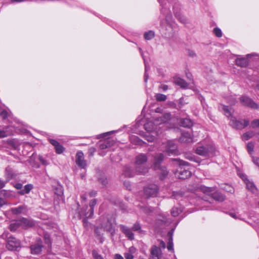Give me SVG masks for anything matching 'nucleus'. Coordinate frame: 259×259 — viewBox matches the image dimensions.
<instances>
[{
	"label": "nucleus",
	"instance_id": "nucleus-1",
	"mask_svg": "<svg viewBox=\"0 0 259 259\" xmlns=\"http://www.w3.org/2000/svg\"><path fill=\"white\" fill-rule=\"evenodd\" d=\"M3 238L6 239V247L11 251H17L21 248V242L9 233H4L2 235Z\"/></svg>",
	"mask_w": 259,
	"mask_h": 259
},
{
	"label": "nucleus",
	"instance_id": "nucleus-2",
	"mask_svg": "<svg viewBox=\"0 0 259 259\" xmlns=\"http://www.w3.org/2000/svg\"><path fill=\"white\" fill-rule=\"evenodd\" d=\"M147 161V156L143 153L138 154L135 158L136 171L139 174H145L148 171V168L144 165Z\"/></svg>",
	"mask_w": 259,
	"mask_h": 259
},
{
	"label": "nucleus",
	"instance_id": "nucleus-3",
	"mask_svg": "<svg viewBox=\"0 0 259 259\" xmlns=\"http://www.w3.org/2000/svg\"><path fill=\"white\" fill-rule=\"evenodd\" d=\"M215 149L212 145H199L195 149V153L202 156L210 157L214 155Z\"/></svg>",
	"mask_w": 259,
	"mask_h": 259
},
{
	"label": "nucleus",
	"instance_id": "nucleus-4",
	"mask_svg": "<svg viewBox=\"0 0 259 259\" xmlns=\"http://www.w3.org/2000/svg\"><path fill=\"white\" fill-rule=\"evenodd\" d=\"M171 115L169 113H166L162 115L161 117L157 118L155 121L154 123L152 122H149L146 123L144 125L145 129L148 132H151L154 130V128H150V126L153 125V124L156 125H160L162 123H165L167 122L170 119Z\"/></svg>",
	"mask_w": 259,
	"mask_h": 259
},
{
	"label": "nucleus",
	"instance_id": "nucleus-5",
	"mask_svg": "<svg viewBox=\"0 0 259 259\" xmlns=\"http://www.w3.org/2000/svg\"><path fill=\"white\" fill-rule=\"evenodd\" d=\"M189 163L183 160H180V167L179 169L177 170V175L179 179H186L189 178L191 175L190 171L186 169H183L182 166L188 165Z\"/></svg>",
	"mask_w": 259,
	"mask_h": 259
},
{
	"label": "nucleus",
	"instance_id": "nucleus-6",
	"mask_svg": "<svg viewBox=\"0 0 259 259\" xmlns=\"http://www.w3.org/2000/svg\"><path fill=\"white\" fill-rule=\"evenodd\" d=\"M249 121L248 120L244 119L242 121L237 120L235 118L232 117L230 119V125L236 129H242L248 125Z\"/></svg>",
	"mask_w": 259,
	"mask_h": 259
},
{
	"label": "nucleus",
	"instance_id": "nucleus-7",
	"mask_svg": "<svg viewBox=\"0 0 259 259\" xmlns=\"http://www.w3.org/2000/svg\"><path fill=\"white\" fill-rule=\"evenodd\" d=\"M97 204V200L96 199H93L91 200L90 202V209L87 212L85 210H81L79 212V215L80 217L82 216L85 217L86 219L91 218L93 216L94 214V207Z\"/></svg>",
	"mask_w": 259,
	"mask_h": 259
},
{
	"label": "nucleus",
	"instance_id": "nucleus-8",
	"mask_svg": "<svg viewBox=\"0 0 259 259\" xmlns=\"http://www.w3.org/2000/svg\"><path fill=\"white\" fill-rule=\"evenodd\" d=\"M158 192L157 186L151 184L144 189V194L147 198L156 196Z\"/></svg>",
	"mask_w": 259,
	"mask_h": 259
},
{
	"label": "nucleus",
	"instance_id": "nucleus-9",
	"mask_svg": "<svg viewBox=\"0 0 259 259\" xmlns=\"http://www.w3.org/2000/svg\"><path fill=\"white\" fill-rule=\"evenodd\" d=\"M240 102L244 105L252 109H257L258 105L251 99L246 96H242L240 98Z\"/></svg>",
	"mask_w": 259,
	"mask_h": 259
},
{
	"label": "nucleus",
	"instance_id": "nucleus-10",
	"mask_svg": "<svg viewBox=\"0 0 259 259\" xmlns=\"http://www.w3.org/2000/svg\"><path fill=\"white\" fill-rule=\"evenodd\" d=\"M76 163L81 168H85L87 166L86 161L84 159V154L82 152L78 151L76 155Z\"/></svg>",
	"mask_w": 259,
	"mask_h": 259
},
{
	"label": "nucleus",
	"instance_id": "nucleus-11",
	"mask_svg": "<svg viewBox=\"0 0 259 259\" xmlns=\"http://www.w3.org/2000/svg\"><path fill=\"white\" fill-rule=\"evenodd\" d=\"M49 141L50 143L54 146L56 152L57 154H62L64 151V147L62 145H61L58 141L52 139H49Z\"/></svg>",
	"mask_w": 259,
	"mask_h": 259
},
{
	"label": "nucleus",
	"instance_id": "nucleus-12",
	"mask_svg": "<svg viewBox=\"0 0 259 259\" xmlns=\"http://www.w3.org/2000/svg\"><path fill=\"white\" fill-rule=\"evenodd\" d=\"M114 144L115 141L114 140L110 139H107L103 141H101L99 144V148L100 150H105L113 146Z\"/></svg>",
	"mask_w": 259,
	"mask_h": 259
},
{
	"label": "nucleus",
	"instance_id": "nucleus-13",
	"mask_svg": "<svg viewBox=\"0 0 259 259\" xmlns=\"http://www.w3.org/2000/svg\"><path fill=\"white\" fill-rule=\"evenodd\" d=\"M121 231L125 234V235L130 240H133L134 239V234L133 233V230L123 225H120Z\"/></svg>",
	"mask_w": 259,
	"mask_h": 259
},
{
	"label": "nucleus",
	"instance_id": "nucleus-14",
	"mask_svg": "<svg viewBox=\"0 0 259 259\" xmlns=\"http://www.w3.org/2000/svg\"><path fill=\"white\" fill-rule=\"evenodd\" d=\"M102 227L107 232H110L112 235L115 233L114 228L110 221L107 220L106 222L102 225Z\"/></svg>",
	"mask_w": 259,
	"mask_h": 259
},
{
	"label": "nucleus",
	"instance_id": "nucleus-15",
	"mask_svg": "<svg viewBox=\"0 0 259 259\" xmlns=\"http://www.w3.org/2000/svg\"><path fill=\"white\" fill-rule=\"evenodd\" d=\"M21 222V228L26 229L29 227H32L34 226L35 224L32 220L28 219L26 218H22L19 220Z\"/></svg>",
	"mask_w": 259,
	"mask_h": 259
},
{
	"label": "nucleus",
	"instance_id": "nucleus-16",
	"mask_svg": "<svg viewBox=\"0 0 259 259\" xmlns=\"http://www.w3.org/2000/svg\"><path fill=\"white\" fill-rule=\"evenodd\" d=\"M180 140L181 142L185 143H190L193 142L191 135L188 132L183 133Z\"/></svg>",
	"mask_w": 259,
	"mask_h": 259
},
{
	"label": "nucleus",
	"instance_id": "nucleus-17",
	"mask_svg": "<svg viewBox=\"0 0 259 259\" xmlns=\"http://www.w3.org/2000/svg\"><path fill=\"white\" fill-rule=\"evenodd\" d=\"M42 245L41 243H37L30 246L31 253L38 254L42 251Z\"/></svg>",
	"mask_w": 259,
	"mask_h": 259
},
{
	"label": "nucleus",
	"instance_id": "nucleus-18",
	"mask_svg": "<svg viewBox=\"0 0 259 259\" xmlns=\"http://www.w3.org/2000/svg\"><path fill=\"white\" fill-rule=\"evenodd\" d=\"M164 156L162 154H156L154 156V165L155 169L160 168V164L163 161Z\"/></svg>",
	"mask_w": 259,
	"mask_h": 259
},
{
	"label": "nucleus",
	"instance_id": "nucleus-19",
	"mask_svg": "<svg viewBox=\"0 0 259 259\" xmlns=\"http://www.w3.org/2000/svg\"><path fill=\"white\" fill-rule=\"evenodd\" d=\"M160 249L156 246H154L151 249L150 258L155 259H159L160 256Z\"/></svg>",
	"mask_w": 259,
	"mask_h": 259
},
{
	"label": "nucleus",
	"instance_id": "nucleus-20",
	"mask_svg": "<svg viewBox=\"0 0 259 259\" xmlns=\"http://www.w3.org/2000/svg\"><path fill=\"white\" fill-rule=\"evenodd\" d=\"M123 174L125 177L130 178L133 177L135 174L138 173L136 171V170H134L129 166H125L123 168Z\"/></svg>",
	"mask_w": 259,
	"mask_h": 259
},
{
	"label": "nucleus",
	"instance_id": "nucleus-21",
	"mask_svg": "<svg viewBox=\"0 0 259 259\" xmlns=\"http://www.w3.org/2000/svg\"><path fill=\"white\" fill-rule=\"evenodd\" d=\"M166 152L169 155L175 154L177 152V147L172 141H169L167 142V148Z\"/></svg>",
	"mask_w": 259,
	"mask_h": 259
},
{
	"label": "nucleus",
	"instance_id": "nucleus-22",
	"mask_svg": "<svg viewBox=\"0 0 259 259\" xmlns=\"http://www.w3.org/2000/svg\"><path fill=\"white\" fill-rule=\"evenodd\" d=\"M220 109L224 111V114L227 117H231V118L233 117L232 116V109L231 108H229V107L224 105H221L220 107Z\"/></svg>",
	"mask_w": 259,
	"mask_h": 259
},
{
	"label": "nucleus",
	"instance_id": "nucleus-23",
	"mask_svg": "<svg viewBox=\"0 0 259 259\" xmlns=\"http://www.w3.org/2000/svg\"><path fill=\"white\" fill-rule=\"evenodd\" d=\"M236 64L237 65L241 67H246L248 65V61L245 58H237L236 59Z\"/></svg>",
	"mask_w": 259,
	"mask_h": 259
},
{
	"label": "nucleus",
	"instance_id": "nucleus-24",
	"mask_svg": "<svg viewBox=\"0 0 259 259\" xmlns=\"http://www.w3.org/2000/svg\"><path fill=\"white\" fill-rule=\"evenodd\" d=\"M244 182L246 184L247 188L251 191L252 193H255L256 189L253 183L250 182L247 179L244 180Z\"/></svg>",
	"mask_w": 259,
	"mask_h": 259
},
{
	"label": "nucleus",
	"instance_id": "nucleus-25",
	"mask_svg": "<svg viewBox=\"0 0 259 259\" xmlns=\"http://www.w3.org/2000/svg\"><path fill=\"white\" fill-rule=\"evenodd\" d=\"M20 223L21 222L19 220L11 223L9 226L10 230L13 232L16 231L18 228L21 227Z\"/></svg>",
	"mask_w": 259,
	"mask_h": 259
},
{
	"label": "nucleus",
	"instance_id": "nucleus-26",
	"mask_svg": "<svg viewBox=\"0 0 259 259\" xmlns=\"http://www.w3.org/2000/svg\"><path fill=\"white\" fill-rule=\"evenodd\" d=\"M175 82L177 85H179L183 88H186L188 86V83L186 81L181 78L176 79Z\"/></svg>",
	"mask_w": 259,
	"mask_h": 259
},
{
	"label": "nucleus",
	"instance_id": "nucleus-27",
	"mask_svg": "<svg viewBox=\"0 0 259 259\" xmlns=\"http://www.w3.org/2000/svg\"><path fill=\"white\" fill-rule=\"evenodd\" d=\"M33 188V186L32 184H27L24 186V189L20 192V194L21 195L28 194Z\"/></svg>",
	"mask_w": 259,
	"mask_h": 259
},
{
	"label": "nucleus",
	"instance_id": "nucleus-28",
	"mask_svg": "<svg viewBox=\"0 0 259 259\" xmlns=\"http://www.w3.org/2000/svg\"><path fill=\"white\" fill-rule=\"evenodd\" d=\"M254 135L255 134L253 131H248L243 135L242 138L244 140H248L252 138Z\"/></svg>",
	"mask_w": 259,
	"mask_h": 259
},
{
	"label": "nucleus",
	"instance_id": "nucleus-29",
	"mask_svg": "<svg viewBox=\"0 0 259 259\" xmlns=\"http://www.w3.org/2000/svg\"><path fill=\"white\" fill-rule=\"evenodd\" d=\"M161 13H163L164 15H165V18L166 20H170L171 19V15L170 12L169 11V8L167 9H165L164 8H162L161 9Z\"/></svg>",
	"mask_w": 259,
	"mask_h": 259
},
{
	"label": "nucleus",
	"instance_id": "nucleus-30",
	"mask_svg": "<svg viewBox=\"0 0 259 259\" xmlns=\"http://www.w3.org/2000/svg\"><path fill=\"white\" fill-rule=\"evenodd\" d=\"M181 124L184 127H190L192 125V122L190 119L185 118L181 121Z\"/></svg>",
	"mask_w": 259,
	"mask_h": 259
},
{
	"label": "nucleus",
	"instance_id": "nucleus-31",
	"mask_svg": "<svg viewBox=\"0 0 259 259\" xmlns=\"http://www.w3.org/2000/svg\"><path fill=\"white\" fill-rule=\"evenodd\" d=\"M155 97L156 100L159 102L164 101L167 99V97L166 95L159 93L156 94Z\"/></svg>",
	"mask_w": 259,
	"mask_h": 259
},
{
	"label": "nucleus",
	"instance_id": "nucleus-32",
	"mask_svg": "<svg viewBox=\"0 0 259 259\" xmlns=\"http://www.w3.org/2000/svg\"><path fill=\"white\" fill-rule=\"evenodd\" d=\"M24 208L25 207L24 206H20L18 207L12 208L11 209V211L14 214H17L21 213L22 211L24 209Z\"/></svg>",
	"mask_w": 259,
	"mask_h": 259
},
{
	"label": "nucleus",
	"instance_id": "nucleus-33",
	"mask_svg": "<svg viewBox=\"0 0 259 259\" xmlns=\"http://www.w3.org/2000/svg\"><path fill=\"white\" fill-rule=\"evenodd\" d=\"M172 233L171 232H169L168 234L170 235V238L169 239L168 242L167 243V248L168 250H173V243H172Z\"/></svg>",
	"mask_w": 259,
	"mask_h": 259
},
{
	"label": "nucleus",
	"instance_id": "nucleus-34",
	"mask_svg": "<svg viewBox=\"0 0 259 259\" xmlns=\"http://www.w3.org/2000/svg\"><path fill=\"white\" fill-rule=\"evenodd\" d=\"M154 36V32L152 31H149L144 33V38L147 40H150Z\"/></svg>",
	"mask_w": 259,
	"mask_h": 259
},
{
	"label": "nucleus",
	"instance_id": "nucleus-35",
	"mask_svg": "<svg viewBox=\"0 0 259 259\" xmlns=\"http://www.w3.org/2000/svg\"><path fill=\"white\" fill-rule=\"evenodd\" d=\"M254 144L252 142H249L247 145V149L248 152L251 155L253 152Z\"/></svg>",
	"mask_w": 259,
	"mask_h": 259
},
{
	"label": "nucleus",
	"instance_id": "nucleus-36",
	"mask_svg": "<svg viewBox=\"0 0 259 259\" xmlns=\"http://www.w3.org/2000/svg\"><path fill=\"white\" fill-rule=\"evenodd\" d=\"M181 212V210L178 207H173L171 210V215L174 217L178 216Z\"/></svg>",
	"mask_w": 259,
	"mask_h": 259
},
{
	"label": "nucleus",
	"instance_id": "nucleus-37",
	"mask_svg": "<svg viewBox=\"0 0 259 259\" xmlns=\"http://www.w3.org/2000/svg\"><path fill=\"white\" fill-rule=\"evenodd\" d=\"M213 197L214 199L219 201H223L225 200L224 197L219 193L213 194Z\"/></svg>",
	"mask_w": 259,
	"mask_h": 259
},
{
	"label": "nucleus",
	"instance_id": "nucleus-38",
	"mask_svg": "<svg viewBox=\"0 0 259 259\" xmlns=\"http://www.w3.org/2000/svg\"><path fill=\"white\" fill-rule=\"evenodd\" d=\"M44 238L46 243L47 244H48V246H50L51 244V241L50 235L47 233H45L44 234Z\"/></svg>",
	"mask_w": 259,
	"mask_h": 259
},
{
	"label": "nucleus",
	"instance_id": "nucleus-39",
	"mask_svg": "<svg viewBox=\"0 0 259 259\" xmlns=\"http://www.w3.org/2000/svg\"><path fill=\"white\" fill-rule=\"evenodd\" d=\"M92 255L94 259H104L103 257L95 250H93Z\"/></svg>",
	"mask_w": 259,
	"mask_h": 259
},
{
	"label": "nucleus",
	"instance_id": "nucleus-40",
	"mask_svg": "<svg viewBox=\"0 0 259 259\" xmlns=\"http://www.w3.org/2000/svg\"><path fill=\"white\" fill-rule=\"evenodd\" d=\"M251 126L252 128H256L259 127V119H254L251 122Z\"/></svg>",
	"mask_w": 259,
	"mask_h": 259
},
{
	"label": "nucleus",
	"instance_id": "nucleus-41",
	"mask_svg": "<svg viewBox=\"0 0 259 259\" xmlns=\"http://www.w3.org/2000/svg\"><path fill=\"white\" fill-rule=\"evenodd\" d=\"M177 19L182 23H185L187 21L186 18L179 14H176Z\"/></svg>",
	"mask_w": 259,
	"mask_h": 259
},
{
	"label": "nucleus",
	"instance_id": "nucleus-42",
	"mask_svg": "<svg viewBox=\"0 0 259 259\" xmlns=\"http://www.w3.org/2000/svg\"><path fill=\"white\" fill-rule=\"evenodd\" d=\"M213 32L217 37H220L222 35L221 30L218 28H214Z\"/></svg>",
	"mask_w": 259,
	"mask_h": 259
},
{
	"label": "nucleus",
	"instance_id": "nucleus-43",
	"mask_svg": "<svg viewBox=\"0 0 259 259\" xmlns=\"http://www.w3.org/2000/svg\"><path fill=\"white\" fill-rule=\"evenodd\" d=\"M141 228V227L139 223H137L133 225L132 229L133 230V231H136L140 230Z\"/></svg>",
	"mask_w": 259,
	"mask_h": 259
},
{
	"label": "nucleus",
	"instance_id": "nucleus-44",
	"mask_svg": "<svg viewBox=\"0 0 259 259\" xmlns=\"http://www.w3.org/2000/svg\"><path fill=\"white\" fill-rule=\"evenodd\" d=\"M99 181L104 186H106L107 184V179L104 177L99 178Z\"/></svg>",
	"mask_w": 259,
	"mask_h": 259
},
{
	"label": "nucleus",
	"instance_id": "nucleus-45",
	"mask_svg": "<svg viewBox=\"0 0 259 259\" xmlns=\"http://www.w3.org/2000/svg\"><path fill=\"white\" fill-rule=\"evenodd\" d=\"M160 170H161V174L163 177H164L165 176H166L168 174V171H167L166 168L164 167H161Z\"/></svg>",
	"mask_w": 259,
	"mask_h": 259
},
{
	"label": "nucleus",
	"instance_id": "nucleus-46",
	"mask_svg": "<svg viewBox=\"0 0 259 259\" xmlns=\"http://www.w3.org/2000/svg\"><path fill=\"white\" fill-rule=\"evenodd\" d=\"M55 193V194H56L58 195H61L63 194V189H62V187H61V186L58 187L57 188Z\"/></svg>",
	"mask_w": 259,
	"mask_h": 259
},
{
	"label": "nucleus",
	"instance_id": "nucleus-47",
	"mask_svg": "<svg viewBox=\"0 0 259 259\" xmlns=\"http://www.w3.org/2000/svg\"><path fill=\"white\" fill-rule=\"evenodd\" d=\"M202 190L204 193H209L213 191V188L211 187H204L202 188Z\"/></svg>",
	"mask_w": 259,
	"mask_h": 259
},
{
	"label": "nucleus",
	"instance_id": "nucleus-48",
	"mask_svg": "<svg viewBox=\"0 0 259 259\" xmlns=\"http://www.w3.org/2000/svg\"><path fill=\"white\" fill-rule=\"evenodd\" d=\"M252 160L253 162L259 168V158L252 156Z\"/></svg>",
	"mask_w": 259,
	"mask_h": 259
},
{
	"label": "nucleus",
	"instance_id": "nucleus-49",
	"mask_svg": "<svg viewBox=\"0 0 259 259\" xmlns=\"http://www.w3.org/2000/svg\"><path fill=\"white\" fill-rule=\"evenodd\" d=\"M124 257L126 259H133L134 256L133 254L131 253H128V252H125L124 253Z\"/></svg>",
	"mask_w": 259,
	"mask_h": 259
},
{
	"label": "nucleus",
	"instance_id": "nucleus-50",
	"mask_svg": "<svg viewBox=\"0 0 259 259\" xmlns=\"http://www.w3.org/2000/svg\"><path fill=\"white\" fill-rule=\"evenodd\" d=\"M1 115L3 119H6L8 116V113L6 110H3L1 113Z\"/></svg>",
	"mask_w": 259,
	"mask_h": 259
},
{
	"label": "nucleus",
	"instance_id": "nucleus-51",
	"mask_svg": "<svg viewBox=\"0 0 259 259\" xmlns=\"http://www.w3.org/2000/svg\"><path fill=\"white\" fill-rule=\"evenodd\" d=\"M147 70H148L147 67L146 65H145V75H144V81L145 82H147L148 81V75L147 74Z\"/></svg>",
	"mask_w": 259,
	"mask_h": 259
},
{
	"label": "nucleus",
	"instance_id": "nucleus-52",
	"mask_svg": "<svg viewBox=\"0 0 259 259\" xmlns=\"http://www.w3.org/2000/svg\"><path fill=\"white\" fill-rule=\"evenodd\" d=\"M159 89L162 90L163 91H166L168 89V86L166 84H162L159 87Z\"/></svg>",
	"mask_w": 259,
	"mask_h": 259
},
{
	"label": "nucleus",
	"instance_id": "nucleus-53",
	"mask_svg": "<svg viewBox=\"0 0 259 259\" xmlns=\"http://www.w3.org/2000/svg\"><path fill=\"white\" fill-rule=\"evenodd\" d=\"M97 193L96 191L92 190L89 193V195L90 196V197H93L96 196L97 195Z\"/></svg>",
	"mask_w": 259,
	"mask_h": 259
},
{
	"label": "nucleus",
	"instance_id": "nucleus-54",
	"mask_svg": "<svg viewBox=\"0 0 259 259\" xmlns=\"http://www.w3.org/2000/svg\"><path fill=\"white\" fill-rule=\"evenodd\" d=\"M136 248L134 247V246H132V247L129 248L128 252V253H131L132 254H133L136 252Z\"/></svg>",
	"mask_w": 259,
	"mask_h": 259
},
{
	"label": "nucleus",
	"instance_id": "nucleus-55",
	"mask_svg": "<svg viewBox=\"0 0 259 259\" xmlns=\"http://www.w3.org/2000/svg\"><path fill=\"white\" fill-rule=\"evenodd\" d=\"M90 155L93 156L96 152V149L94 147H91L89 150Z\"/></svg>",
	"mask_w": 259,
	"mask_h": 259
},
{
	"label": "nucleus",
	"instance_id": "nucleus-56",
	"mask_svg": "<svg viewBox=\"0 0 259 259\" xmlns=\"http://www.w3.org/2000/svg\"><path fill=\"white\" fill-rule=\"evenodd\" d=\"M5 204H6V202L3 198H0V207H2Z\"/></svg>",
	"mask_w": 259,
	"mask_h": 259
},
{
	"label": "nucleus",
	"instance_id": "nucleus-57",
	"mask_svg": "<svg viewBox=\"0 0 259 259\" xmlns=\"http://www.w3.org/2000/svg\"><path fill=\"white\" fill-rule=\"evenodd\" d=\"M114 259H124L123 257L119 254H116L114 255Z\"/></svg>",
	"mask_w": 259,
	"mask_h": 259
},
{
	"label": "nucleus",
	"instance_id": "nucleus-58",
	"mask_svg": "<svg viewBox=\"0 0 259 259\" xmlns=\"http://www.w3.org/2000/svg\"><path fill=\"white\" fill-rule=\"evenodd\" d=\"M7 135L4 131L0 130V138L5 137Z\"/></svg>",
	"mask_w": 259,
	"mask_h": 259
},
{
	"label": "nucleus",
	"instance_id": "nucleus-59",
	"mask_svg": "<svg viewBox=\"0 0 259 259\" xmlns=\"http://www.w3.org/2000/svg\"><path fill=\"white\" fill-rule=\"evenodd\" d=\"M5 183L0 179V189L5 187Z\"/></svg>",
	"mask_w": 259,
	"mask_h": 259
},
{
	"label": "nucleus",
	"instance_id": "nucleus-60",
	"mask_svg": "<svg viewBox=\"0 0 259 259\" xmlns=\"http://www.w3.org/2000/svg\"><path fill=\"white\" fill-rule=\"evenodd\" d=\"M154 140V138L153 136H147V140L149 142H153Z\"/></svg>",
	"mask_w": 259,
	"mask_h": 259
},
{
	"label": "nucleus",
	"instance_id": "nucleus-61",
	"mask_svg": "<svg viewBox=\"0 0 259 259\" xmlns=\"http://www.w3.org/2000/svg\"><path fill=\"white\" fill-rule=\"evenodd\" d=\"M15 187L17 189H20L22 188V185L21 184V183H18V184H17L16 185V186Z\"/></svg>",
	"mask_w": 259,
	"mask_h": 259
},
{
	"label": "nucleus",
	"instance_id": "nucleus-62",
	"mask_svg": "<svg viewBox=\"0 0 259 259\" xmlns=\"http://www.w3.org/2000/svg\"><path fill=\"white\" fill-rule=\"evenodd\" d=\"M39 160L41 162V163L43 164L46 165L47 164L46 161L42 157L39 158Z\"/></svg>",
	"mask_w": 259,
	"mask_h": 259
},
{
	"label": "nucleus",
	"instance_id": "nucleus-63",
	"mask_svg": "<svg viewBox=\"0 0 259 259\" xmlns=\"http://www.w3.org/2000/svg\"><path fill=\"white\" fill-rule=\"evenodd\" d=\"M160 245L163 248H164L165 247V244L164 242L162 240L160 241Z\"/></svg>",
	"mask_w": 259,
	"mask_h": 259
},
{
	"label": "nucleus",
	"instance_id": "nucleus-64",
	"mask_svg": "<svg viewBox=\"0 0 259 259\" xmlns=\"http://www.w3.org/2000/svg\"><path fill=\"white\" fill-rule=\"evenodd\" d=\"M81 198L83 201H85L87 199L86 194L82 195L81 196Z\"/></svg>",
	"mask_w": 259,
	"mask_h": 259
}]
</instances>
